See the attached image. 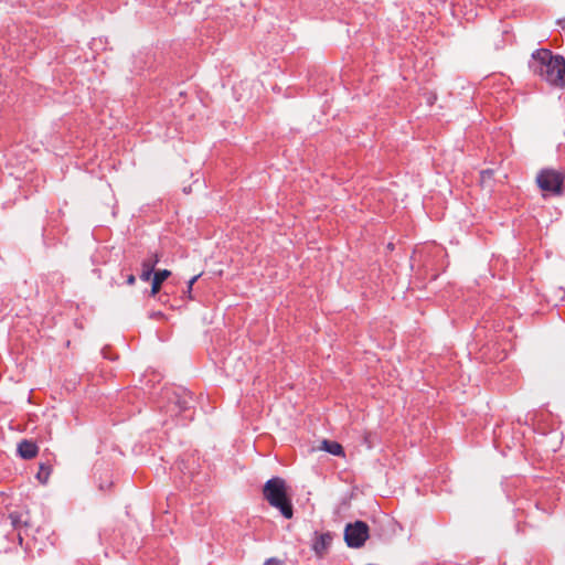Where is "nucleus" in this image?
<instances>
[{"mask_svg":"<svg viewBox=\"0 0 565 565\" xmlns=\"http://www.w3.org/2000/svg\"><path fill=\"white\" fill-rule=\"evenodd\" d=\"M529 68L546 83L565 87V57L563 55H554L548 49H537L531 55Z\"/></svg>","mask_w":565,"mask_h":565,"instance_id":"obj_1","label":"nucleus"},{"mask_svg":"<svg viewBox=\"0 0 565 565\" xmlns=\"http://www.w3.org/2000/svg\"><path fill=\"white\" fill-rule=\"evenodd\" d=\"M263 497L270 507L279 511L282 518L287 520L294 518V504L284 478L273 477L268 479L263 487Z\"/></svg>","mask_w":565,"mask_h":565,"instance_id":"obj_2","label":"nucleus"},{"mask_svg":"<svg viewBox=\"0 0 565 565\" xmlns=\"http://www.w3.org/2000/svg\"><path fill=\"white\" fill-rule=\"evenodd\" d=\"M163 398L167 401L164 405V412L170 416H184L185 419L192 418L191 414H188L193 405V395L190 391L183 387H177L167 390L163 394Z\"/></svg>","mask_w":565,"mask_h":565,"instance_id":"obj_3","label":"nucleus"},{"mask_svg":"<svg viewBox=\"0 0 565 565\" xmlns=\"http://www.w3.org/2000/svg\"><path fill=\"white\" fill-rule=\"evenodd\" d=\"M565 174L555 169H542L536 175V183L539 188L555 196L564 193Z\"/></svg>","mask_w":565,"mask_h":565,"instance_id":"obj_4","label":"nucleus"},{"mask_svg":"<svg viewBox=\"0 0 565 565\" xmlns=\"http://www.w3.org/2000/svg\"><path fill=\"white\" fill-rule=\"evenodd\" d=\"M369 525L364 521L348 523L344 529V542L351 548H360L369 539Z\"/></svg>","mask_w":565,"mask_h":565,"instance_id":"obj_5","label":"nucleus"},{"mask_svg":"<svg viewBox=\"0 0 565 565\" xmlns=\"http://www.w3.org/2000/svg\"><path fill=\"white\" fill-rule=\"evenodd\" d=\"M175 467L183 476L192 479L200 469L199 458L195 454H185L175 461Z\"/></svg>","mask_w":565,"mask_h":565,"instance_id":"obj_6","label":"nucleus"},{"mask_svg":"<svg viewBox=\"0 0 565 565\" xmlns=\"http://www.w3.org/2000/svg\"><path fill=\"white\" fill-rule=\"evenodd\" d=\"M18 455L23 459H32L34 458L39 452L38 445L29 439H23L18 444Z\"/></svg>","mask_w":565,"mask_h":565,"instance_id":"obj_7","label":"nucleus"},{"mask_svg":"<svg viewBox=\"0 0 565 565\" xmlns=\"http://www.w3.org/2000/svg\"><path fill=\"white\" fill-rule=\"evenodd\" d=\"M516 504H518L516 510L525 512L526 514L530 513V509L532 507L536 510L544 512V513H550V508H546L545 505H543V503L539 499H535V500L519 499Z\"/></svg>","mask_w":565,"mask_h":565,"instance_id":"obj_8","label":"nucleus"},{"mask_svg":"<svg viewBox=\"0 0 565 565\" xmlns=\"http://www.w3.org/2000/svg\"><path fill=\"white\" fill-rule=\"evenodd\" d=\"M171 271L169 269H159L154 273L151 281V296H156L160 289L162 282L170 277Z\"/></svg>","mask_w":565,"mask_h":565,"instance_id":"obj_9","label":"nucleus"},{"mask_svg":"<svg viewBox=\"0 0 565 565\" xmlns=\"http://www.w3.org/2000/svg\"><path fill=\"white\" fill-rule=\"evenodd\" d=\"M332 542V535L327 532L320 534L313 543V550L317 554L324 552Z\"/></svg>","mask_w":565,"mask_h":565,"instance_id":"obj_10","label":"nucleus"},{"mask_svg":"<svg viewBox=\"0 0 565 565\" xmlns=\"http://www.w3.org/2000/svg\"><path fill=\"white\" fill-rule=\"evenodd\" d=\"M321 449L333 456H344L343 447L338 441L323 439Z\"/></svg>","mask_w":565,"mask_h":565,"instance_id":"obj_11","label":"nucleus"},{"mask_svg":"<svg viewBox=\"0 0 565 565\" xmlns=\"http://www.w3.org/2000/svg\"><path fill=\"white\" fill-rule=\"evenodd\" d=\"M9 519L11 521V525L15 530H19L22 526H26L29 523V520H28L29 516L24 515L22 512H19V511L10 512Z\"/></svg>","mask_w":565,"mask_h":565,"instance_id":"obj_12","label":"nucleus"},{"mask_svg":"<svg viewBox=\"0 0 565 565\" xmlns=\"http://www.w3.org/2000/svg\"><path fill=\"white\" fill-rule=\"evenodd\" d=\"M160 262V255L158 253H149L148 257L142 260L141 267L143 269H151V271H154V267Z\"/></svg>","mask_w":565,"mask_h":565,"instance_id":"obj_13","label":"nucleus"},{"mask_svg":"<svg viewBox=\"0 0 565 565\" xmlns=\"http://www.w3.org/2000/svg\"><path fill=\"white\" fill-rule=\"evenodd\" d=\"M51 475V468L50 466H46L44 463L40 465V469H39V472L36 473V479L41 482V483H46L47 480H49V477Z\"/></svg>","mask_w":565,"mask_h":565,"instance_id":"obj_14","label":"nucleus"},{"mask_svg":"<svg viewBox=\"0 0 565 565\" xmlns=\"http://www.w3.org/2000/svg\"><path fill=\"white\" fill-rule=\"evenodd\" d=\"M201 275L202 274H198L189 279V281L186 284V289L184 290V296L188 299H193V297H192L193 285L198 281V279L201 277Z\"/></svg>","mask_w":565,"mask_h":565,"instance_id":"obj_15","label":"nucleus"},{"mask_svg":"<svg viewBox=\"0 0 565 565\" xmlns=\"http://www.w3.org/2000/svg\"><path fill=\"white\" fill-rule=\"evenodd\" d=\"M154 273H156V271H151V269H148V268H147V269H143V268H142V271H141V274H140V279H141L142 281H149V280H150V278H151V276H153V275H154Z\"/></svg>","mask_w":565,"mask_h":565,"instance_id":"obj_16","label":"nucleus"},{"mask_svg":"<svg viewBox=\"0 0 565 565\" xmlns=\"http://www.w3.org/2000/svg\"><path fill=\"white\" fill-rule=\"evenodd\" d=\"M263 565H286V564L277 557H269L264 562Z\"/></svg>","mask_w":565,"mask_h":565,"instance_id":"obj_17","label":"nucleus"},{"mask_svg":"<svg viewBox=\"0 0 565 565\" xmlns=\"http://www.w3.org/2000/svg\"><path fill=\"white\" fill-rule=\"evenodd\" d=\"M126 282H127V285H129V286L135 285V282H136V277H135V275L129 274V275L127 276V278H126Z\"/></svg>","mask_w":565,"mask_h":565,"instance_id":"obj_18","label":"nucleus"},{"mask_svg":"<svg viewBox=\"0 0 565 565\" xmlns=\"http://www.w3.org/2000/svg\"><path fill=\"white\" fill-rule=\"evenodd\" d=\"M556 23L562 28L565 29V17L561 18L556 21Z\"/></svg>","mask_w":565,"mask_h":565,"instance_id":"obj_19","label":"nucleus"}]
</instances>
